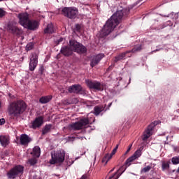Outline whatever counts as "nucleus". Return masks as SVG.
I'll list each match as a JSON object with an SVG mask.
<instances>
[{"label": "nucleus", "mask_w": 179, "mask_h": 179, "mask_svg": "<svg viewBox=\"0 0 179 179\" xmlns=\"http://www.w3.org/2000/svg\"><path fill=\"white\" fill-rule=\"evenodd\" d=\"M129 15V8H122V6L117 7L116 13H115L110 17L108 19L106 24L102 28L100 36L101 37H107L108 34L120 24V22L124 17H127Z\"/></svg>", "instance_id": "nucleus-1"}, {"label": "nucleus", "mask_w": 179, "mask_h": 179, "mask_svg": "<svg viewBox=\"0 0 179 179\" xmlns=\"http://www.w3.org/2000/svg\"><path fill=\"white\" fill-rule=\"evenodd\" d=\"M27 105L23 100H17L10 102L8 106V112L13 117H20L26 111Z\"/></svg>", "instance_id": "nucleus-2"}, {"label": "nucleus", "mask_w": 179, "mask_h": 179, "mask_svg": "<svg viewBox=\"0 0 179 179\" xmlns=\"http://www.w3.org/2000/svg\"><path fill=\"white\" fill-rule=\"evenodd\" d=\"M90 121L88 118H81L79 121L69 124L67 127L68 131H80L83 128H86L87 125H89Z\"/></svg>", "instance_id": "nucleus-3"}, {"label": "nucleus", "mask_w": 179, "mask_h": 179, "mask_svg": "<svg viewBox=\"0 0 179 179\" xmlns=\"http://www.w3.org/2000/svg\"><path fill=\"white\" fill-rule=\"evenodd\" d=\"M24 171V166L22 165H15L14 167L11 168L7 172V178L8 179H16L20 176H23Z\"/></svg>", "instance_id": "nucleus-4"}, {"label": "nucleus", "mask_w": 179, "mask_h": 179, "mask_svg": "<svg viewBox=\"0 0 179 179\" xmlns=\"http://www.w3.org/2000/svg\"><path fill=\"white\" fill-rule=\"evenodd\" d=\"M65 160V151L58 150L51 152V159L49 161L50 164H58L64 163Z\"/></svg>", "instance_id": "nucleus-5"}, {"label": "nucleus", "mask_w": 179, "mask_h": 179, "mask_svg": "<svg viewBox=\"0 0 179 179\" xmlns=\"http://www.w3.org/2000/svg\"><path fill=\"white\" fill-rule=\"evenodd\" d=\"M69 43L73 49V52H77V54L80 55L86 54V52H87V48L77 41L71 39L69 41Z\"/></svg>", "instance_id": "nucleus-6"}, {"label": "nucleus", "mask_w": 179, "mask_h": 179, "mask_svg": "<svg viewBox=\"0 0 179 179\" xmlns=\"http://www.w3.org/2000/svg\"><path fill=\"white\" fill-rule=\"evenodd\" d=\"M78 12L76 7H64L61 10V15L69 19H76Z\"/></svg>", "instance_id": "nucleus-7"}, {"label": "nucleus", "mask_w": 179, "mask_h": 179, "mask_svg": "<svg viewBox=\"0 0 179 179\" xmlns=\"http://www.w3.org/2000/svg\"><path fill=\"white\" fill-rule=\"evenodd\" d=\"M7 31L13 34L14 36H22L23 34V30L16 26V24L13 22H9L7 24Z\"/></svg>", "instance_id": "nucleus-8"}, {"label": "nucleus", "mask_w": 179, "mask_h": 179, "mask_svg": "<svg viewBox=\"0 0 179 179\" xmlns=\"http://www.w3.org/2000/svg\"><path fill=\"white\" fill-rule=\"evenodd\" d=\"M85 83L90 89H94V90H103V85L99 81H92L90 80H85Z\"/></svg>", "instance_id": "nucleus-9"}, {"label": "nucleus", "mask_w": 179, "mask_h": 179, "mask_svg": "<svg viewBox=\"0 0 179 179\" xmlns=\"http://www.w3.org/2000/svg\"><path fill=\"white\" fill-rule=\"evenodd\" d=\"M17 17L19 19L20 24L26 29L27 24H29V22H30L29 13H20L18 14Z\"/></svg>", "instance_id": "nucleus-10"}, {"label": "nucleus", "mask_w": 179, "mask_h": 179, "mask_svg": "<svg viewBox=\"0 0 179 179\" xmlns=\"http://www.w3.org/2000/svg\"><path fill=\"white\" fill-rule=\"evenodd\" d=\"M38 64V55L36 52H33L31 54V57L30 58L29 62V71H33L36 68H37V65Z\"/></svg>", "instance_id": "nucleus-11"}, {"label": "nucleus", "mask_w": 179, "mask_h": 179, "mask_svg": "<svg viewBox=\"0 0 179 179\" xmlns=\"http://www.w3.org/2000/svg\"><path fill=\"white\" fill-rule=\"evenodd\" d=\"M69 93H74L76 94H83L85 93V90L82 87V85H73L68 88Z\"/></svg>", "instance_id": "nucleus-12"}, {"label": "nucleus", "mask_w": 179, "mask_h": 179, "mask_svg": "<svg viewBox=\"0 0 179 179\" xmlns=\"http://www.w3.org/2000/svg\"><path fill=\"white\" fill-rule=\"evenodd\" d=\"M60 53L64 57H71L73 54V49L71 47V43L69 45L62 46L60 50Z\"/></svg>", "instance_id": "nucleus-13"}, {"label": "nucleus", "mask_w": 179, "mask_h": 179, "mask_svg": "<svg viewBox=\"0 0 179 179\" xmlns=\"http://www.w3.org/2000/svg\"><path fill=\"white\" fill-rule=\"evenodd\" d=\"M141 156H142V151L141 150V149H138L134 152V154L131 157H129L126 160L125 164L127 166H130L131 163H132L134 160H136V159L141 157Z\"/></svg>", "instance_id": "nucleus-14"}, {"label": "nucleus", "mask_w": 179, "mask_h": 179, "mask_svg": "<svg viewBox=\"0 0 179 179\" xmlns=\"http://www.w3.org/2000/svg\"><path fill=\"white\" fill-rule=\"evenodd\" d=\"M155 127H156V124L155 123H151L145 130L143 134V141H146V139H149L150 136H152V132L153 129H155Z\"/></svg>", "instance_id": "nucleus-15"}, {"label": "nucleus", "mask_w": 179, "mask_h": 179, "mask_svg": "<svg viewBox=\"0 0 179 179\" xmlns=\"http://www.w3.org/2000/svg\"><path fill=\"white\" fill-rule=\"evenodd\" d=\"M31 142V138L27 134H22L20 137V143L22 146H29V143Z\"/></svg>", "instance_id": "nucleus-16"}, {"label": "nucleus", "mask_w": 179, "mask_h": 179, "mask_svg": "<svg viewBox=\"0 0 179 179\" xmlns=\"http://www.w3.org/2000/svg\"><path fill=\"white\" fill-rule=\"evenodd\" d=\"M38 22H37V20H30L28 22V24H27V27H25V29H28V30H36L37 29H38Z\"/></svg>", "instance_id": "nucleus-17"}, {"label": "nucleus", "mask_w": 179, "mask_h": 179, "mask_svg": "<svg viewBox=\"0 0 179 179\" xmlns=\"http://www.w3.org/2000/svg\"><path fill=\"white\" fill-rule=\"evenodd\" d=\"M103 58H104V54H99L94 56L91 60L90 66H92V68H94V66H96V65H97Z\"/></svg>", "instance_id": "nucleus-18"}, {"label": "nucleus", "mask_w": 179, "mask_h": 179, "mask_svg": "<svg viewBox=\"0 0 179 179\" xmlns=\"http://www.w3.org/2000/svg\"><path fill=\"white\" fill-rule=\"evenodd\" d=\"M44 122L43 117H36L34 122H32V128L33 129H37V128H40L43 125Z\"/></svg>", "instance_id": "nucleus-19"}, {"label": "nucleus", "mask_w": 179, "mask_h": 179, "mask_svg": "<svg viewBox=\"0 0 179 179\" xmlns=\"http://www.w3.org/2000/svg\"><path fill=\"white\" fill-rule=\"evenodd\" d=\"M0 143L3 148H6L9 145V137L6 136H0Z\"/></svg>", "instance_id": "nucleus-20"}, {"label": "nucleus", "mask_w": 179, "mask_h": 179, "mask_svg": "<svg viewBox=\"0 0 179 179\" xmlns=\"http://www.w3.org/2000/svg\"><path fill=\"white\" fill-rule=\"evenodd\" d=\"M131 53V51H126L122 53H120L117 56L115 57V62H118V61H121L122 59H125L127 58V55Z\"/></svg>", "instance_id": "nucleus-21"}, {"label": "nucleus", "mask_w": 179, "mask_h": 179, "mask_svg": "<svg viewBox=\"0 0 179 179\" xmlns=\"http://www.w3.org/2000/svg\"><path fill=\"white\" fill-rule=\"evenodd\" d=\"M104 108H106V106H103V105L96 106L94 108L93 114L97 117V115H100V113L104 111Z\"/></svg>", "instance_id": "nucleus-22"}, {"label": "nucleus", "mask_w": 179, "mask_h": 179, "mask_svg": "<svg viewBox=\"0 0 179 179\" xmlns=\"http://www.w3.org/2000/svg\"><path fill=\"white\" fill-rule=\"evenodd\" d=\"M55 29H54V25L52 23H50L48 24L46 28L44 29V34H52Z\"/></svg>", "instance_id": "nucleus-23"}, {"label": "nucleus", "mask_w": 179, "mask_h": 179, "mask_svg": "<svg viewBox=\"0 0 179 179\" xmlns=\"http://www.w3.org/2000/svg\"><path fill=\"white\" fill-rule=\"evenodd\" d=\"M51 100H52V96L48 95V96H45L41 97L39 99V102L41 104H46V103H50V101H51Z\"/></svg>", "instance_id": "nucleus-24"}, {"label": "nucleus", "mask_w": 179, "mask_h": 179, "mask_svg": "<svg viewBox=\"0 0 179 179\" xmlns=\"http://www.w3.org/2000/svg\"><path fill=\"white\" fill-rule=\"evenodd\" d=\"M40 153H41L40 147L36 146L33 148V151L31 154H32L34 157H40Z\"/></svg>", "instance_id": "nucleus-25"}, {"label": "nucleus", "mask_w": 179, "mask_h": 179, "mask_svg": "<svg viewBox=\"0 0 179 179\" xmlns=\"http://www.w3.org/2000/svg\"><path fill=\"white\" fill-rule=\"evenodd\" d=\"M129 167V166L127 165L125 163L123 166H122L117 171L116 173L119 176V177H121L122 173L127 170V168Z\"/></svg>", "instance_id": "nucleus-26"}, {"label": "nucleus", "mask_w": 179, "mask_h": 179, "mask_svg": "<svg viewBox=\"0 0 179 179\" xmlns=\"http://www.w3.org/2000/svg\"><path fill=\"white\" fill-rule=\"evenodd\" d=\"M51 128H52V124H46L43 129L42 130V135H46L51 131Z\"/></svg>", "instance_id": "nucleus-27"}, {"label": "nucleus", "mask_w": 179, "mask_h": 179, "mask_svg": "<svg viewBox=\"0 0 179 179\" xmlns=\"http://www.w3.org/2000/svg\"><path fill=\"white\" fill-rule=\"evenodd\" d=\"M167 26H173V22H171V21H167L166 23L159 25L157 30H162V29H164V27H167Z\"/></svg>", "instance_id": "nucleus-28"}, {"label": "nucleus", "mask_w": 179, "mask_h": 179, "mask_svg": "<svg viewBox=\"0 0 179 179\" xmlns=\"http://www.w3.org/2000/svg\"><path fill=\"white\" fill-rule=\"evenodd\" d=\"M129 51H130V52H139V51H142V45H135L131 50Z\"/></svg>", "instance_id": "nucleus-29"}, {"label": "nucleus", "mask_w": 179, "mask_h": 179, "mask_svg": "<svg viewBox=\"0 0 179 179\" xmlns=\"http://www.w3.org/2000/svg\"><path fill=\"white\" fill-rule=\"evenodd\" d=\"M162 169L163 171H164V170H169V169H170V162H162Z\"/></svg>", "instance_id": "nucleus-30"}, {"label": "nucleus", "mask_w": 179, "mask_h": 179, "mask_svg": "<svg viewBox=\"0 0 179 179\" xmlns=\"http://www.w3.org/2000/svg\"><path fill=\"white\" fill-rule=\"evenodd\" d=\"M111 155H109L108 154L106 155L105 157L102 159V163H105V164H107L108 163V161L111 160Z\"/></svg>", "instance_id": "nucleus-31"}, {"label": "nucleus", "mask_w": 179, "mask_h": 179, "mask_svg": "<svg viewBox=\"0 0 179 179\" xmlns=\"http://www.w3.org/2000/svg\"><path fill=\"white\" fill-rule=\"evenodd\" d=\"M152 170V165L144 167L141 169V173H149Z\"/></svg>", "instance_id": "nucleus-32"}, {"label": "nucleus", "mask_w": 179, "mask_h": 179, "mask_svg": "<svg viewBox=\"0 0 179 179\" xmlns=\"http://www.w3.org/2000/svg\"><path fill=\"white\" fill-rule=\"evenodd\" d=\"M171 162L173 164H179V156L172 157Z\"/></svg>", "instance_id": "nucleus-33"}, {"label": "nucleus", "mask_w": 179, "mask_h": 179, "mask_svg": "<svg viewBox=\"0 0 179 179\" xmlns=\"http://www.w3.org/2000/svg\"><path fill=\"white\" fill-rule=\"evenodd\" d=\"M28 163H29L31 166H34V164H37V159L35 158H31L28 160Z\"/></svg>", "instance_id": "nucleus-34"}, {"label": "nucleus", "mask_w": 179, "mask_h": 179, "mask_svg": "<svg viewBox=\"0 0 179 179\" xmlns=\"http://www.w3.org/2000/svg\"><path fill=\"white\" fill-rule=\"evenodd\" d=\"M34 47V45L31 43H28L26 46V50H27V51H30L31 50H33V48Z\"/></svg>", "instance_id": "nucleus-35"}, {"label": "nucleus", "mask_w": 179, "mask_h": 179, "mask_svg": "<svg viewBox=\"0 0 179 179\" xmlns=\"http://www.w3.org/2000/svg\"><path fill=\"white\" fill-rule=\"evenodd\" d=\"M118 146L119 145H116L115 148L113 150L112 152L110 153V155H109V156H111V157H113V156H114V155L115 153H117V150L118 149Z\"/></svg>", "instance_id": "nucleus-36"}, {"label": "nucleus", "mask_w": 179, "mask_h": 179, "mask_svg": "<svg viewBox=\"0 0 179 179\" xmlns=\"http://www.w3.org/2000/svg\"><path fill=\"white\" fill-rule=\"evenodd\" d=\"M79 102V100H78L77 98H71L70 99V103L71 104H76Z\"/></svg>", "instance_id": "nucleus-37"}, {"label": "nucleus", "mask_w": 179, "mask_h": 179, "mask_svg": "<svg viewBox=\"0 0 179 179\" xmlns=\"http://www.w3.org/2000/svg\"><path fill=\"white\" fill-rule=\"evenodd\" d=\"M81 29H82V27L80 26V24H76V28H75L76 31H77L78 33H80Z\"/></svg>", "instance_id": "nucleus-38"}, {"label": "nucleus", "mask_w": 179, "mask_h": 179, "mask_svg": "<svg viewBox=\"0 0 179 179\" xmlns=\"http://www.w3.org/2000/svg\"><path fill=\"white\" fill-rule=\"evenodd\" d=\"M6 15V11L3 10V9L0 8V17H3Z\"/></svg>", "instance_id": "nucleus-39"}, {"label": "nucleus", "mask_w": 179, "mask_h": 179, "mask_svg": "<svg viewBox=\"0 0 179 179\" xmlns=\"http://www.w3.org/2000/svg\"><path fill=\"white\" fill-rule=\"evenodd\" d=\"M63 104H64V106H69V104L71 103V99H66L63 101Z\"/></svg>", "instance_id": "nucleus-40"}, {"label": "nucleus", "mask_w": 179, "mask_h": 179, "mask_svg": "<svg viewBox=\"0 0 179 179\" xmlns=\"http://www.w3.org/2000/svg\"><path fill=\"white\" fill-rule=\"evenodd\" d=\"M131 148H132V144H130V145H129V148H128L126 152L124 153V155H128V153H129V152H130V150H131Z\"/></svg>", "instance_id": "nucleus-41"}, {"label": "nucleus", "mask_w": 179, "mask_h": 179, "mask_svg": "<svg viewBox=\"0 0 179 179\" xmlns=\"http://www.w3.org/2000/svg\"><path fill=\"white\" fill-rule=\"evenodd\" d=\"M3 124H5V119H0V125H3Z\"/></svg>", "instance_id": "nucleus-42"}, {"label": "nucleus", "mask_w": 179, "mask_h": 179, "mask_svg": "<svg viewBox=\"0 0 179 179\" xmlns=\"http://www.w3.org/2000/svg\"><path fill=\"white\" fill-rule=\"evenodd\" d=\"M39 71L41 72V74H43V72H44V66H41V68L39 69Z\"/></svg>", "instance_id": "nucleus-43"}, {"label": "nucleus", "mask_w": 179, "mask_h": 179, "mask_svg": "<svg viewBox=\"0 0 179 179\" xmlns=\"http://www.w3.org/2000/svg\"><path fill=\"white\" fill-rule=\"evenodd\" d=\"M62 41H64V38H60L57 41V44H59L60 43H62Z\"/></svg>", "instance_id": "nucleus-44"}, {"label": "nucleus", "mask_w": 179, "mask_h": 179, "mask_svg": "<svg viewBox=\"0 0 179 179\" xmlns=\"http://www.w3.org/2000/svg\"><path fill=\"white\" fill-rule=\"evenodd\" d=\"M111 106H113V103H112V102H110V103L108 104V108H106V109L105 110V111H107V110H110V107H111Z\"/></svg>", "instance_id": "nucleus-45"}, {"label": "nucleus", "mask_w": 179, "mask_h": 179, "mask_svg": "<svg viewBox=\"0 0 179 179\" xmlns=\"http://www.w3.org/2000/svg\"><path fill=\"white\" fill-rule=\"evenodd\" d=\"M80 179H87V175H83Z\"/></svg>", "instance_id": "nucleus-46"}, {"label": "nucleus", "mask_w": 179, "mask_h": 179, "mask_svg": "<svg viewBox=\"0 0 179 179\" xmlns=\"http://www.w3.org/2000/svg\"><path fill=\"white\" fill-rule=\"evenodd\" d=\"M32 179H40V177L37 176H34Z\"/></svg>", "instance_id": "nucleus-47"}, {"label": "nucleus", "mask_w": 179, "mask_h": 179, "mask_svg": "<svg viewBox=\"0 0 179 179\" xmlns=\"http://www.w3.org/2000/svg\"><path fill=\"white\" fill-rule=\"evenodd\" d=\"M111 69H113V66H110L108 68L107 71H111Z\"/></svg>", "instance_id": "nucleus-48"}, {"label": "nucleus", "mask_w": 179, "mask_h": 179, "mask_svg": "<svg viewBox=\"0 0 179 179\" xmlns=\"http://www.w3.org/2000/svg\"><path fill=\"white\" fill-rule=\"evenodd\" d=\"M157 51H160V49H157L155 50H153L152 52H157Z\"/></svg>", "instance_id": "nucleus-49"}, {"label": "nucleus", "mask_w": 179, "mask_h": 179, "mask_svg": "<svg viewBox=\"0 0 179 179\" xmlns=\"http://www.w3.org/2000/svg\"><path fill=\"white\" fill-rule=\"evenodd\" d=\"M175 17L177 19L178 17V14H175Z\"/></svg>", "instance_id": "nucleus-50"}, {"label": "nucleus", "mask_w": 179, "mask_h": 179, "mask_svg": "<svg viewBox=\"0 0 179 179\" xmlns=\"http://www.w3.org/2000/svg\"><path fill=\"white\" fill-rule=\"evenodd\" d=\"M9 97H11L12 94H8Z\"/></svg>", "instance_id": "nucleus-51"}, {"label": "nucleus", "mask_w": 179, "mask_h": 179, "mask_svg": "<svg viewBox=\"0 0 179 179\" xmlns=\"http://www.w3.org/2000/svg\"><path fill=\"white\" fill-rule=\"evenodd\" d=\"M177 173H179V167H178V170H177Z\"/></svg>", "instance_id": "nucleus-52"}, {"label": "nucleus", "mask_w": 179, "mask_h": 179, "mask_svg": "<svg viewBox=\"0 0 179 179\" xmlns=\"http://www.w3.org/2000/svg\"><path fill=\"white\" fill-rule=\"evenodd\" d=\"M110 171H114V169H112Z\"/></svg>", "instance_id": "nucleus-53"}, {"label": "nucleus", "mask_w": 179, "mask_h": 179, "mask_svg": "<svg viewBox=\"0 0 179 179\" xmlns=\"http://www.w3.org/2000/svg\"><path fill=\"white\" fill-rule=\"evenodd\" d=\"M2 1H3V0H0V2H2Z\"/></svg>", "instance_id": "nucleus-54"}, {"label": "nucleus", "mask_w": 179, "mask_h": 179, "mask_svg": "<svg viewBox=\"0 0 179 179\" xmlns=\"http://www.w3.org/2000/svg\"><path fill=\"white\" fill-rule=\"evenodd\" d=\"M0 107H1V101H0Z\"/></svg>", "instance_id": "nucleus-55"}]
</instances>
